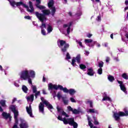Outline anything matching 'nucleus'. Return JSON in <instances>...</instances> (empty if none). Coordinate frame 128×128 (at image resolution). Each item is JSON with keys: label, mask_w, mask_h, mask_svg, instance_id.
<instances>
[{"label": "nucleus", "mask_w": 128, "mask_h": 128, "mask_svg": "<svg viewBox=\"0 0 128 128\" xmlns=\"http://www.w3.org/2000/svg\"><path fill=\"white\" fill-rule=\"evenodd\" d=\"M103 96L104 98L102 100V101L108 100V102H112V99H110V98L106 96V93H104V96Z\"/></svg>", "instance_id": "obj_22"}, {"label": "nucleus", "mask_w": 128, "mask_h": 128, "mask_svg": "<svg viewBox=\"0 0 128 128\" xmlns=\"http://www.w3.org/2000/svg\"><path fill=\"white\" fill-rule=\"evenodd\" d=\"M42 12L44 14H43V16H44L45 17H46L45 16H48V14H50V10H42Z\"/></svg>", "instance_id": "obj_21"}, {"label": "nucleus", "mask_w": 128, "mask_h": 128, "mask_svg": "<svg viewBox=\"0 0 128 128\" xmlns=\"http://www.w3.org/2000/svg\"><path fill=\"white\" fill-rule=\"evenodd\" d=\"M84 42L88 46H94V44H96L97 48H100V43L96 41H94L92 39H86Z\"/></svg>", "instance_id": "obj_9"}, {"label": "nucleus", "mask_w": 128, "mask_h": 128, "mask_svg": "<svg viewBox=\"0 0 128 128\" xmlns=\"http://www.w3.org/2000/svg\"><path fill=\"white\" fill-rule=\"evenodd\" d=\"M70 100L72 102H76V101L74 98H70Z\"/></svg>", "instance_id": "obj_45"}, {"label": "nucleus", "mask_w": 128, "mask_h": 128, "mask_svg": "<svg viewBox=\"0 0 128 128\" xmlns=\"http://www.w3.org/2000/svg\"><path fill=\"white\" fill-rule=\"evenodd\" d=\"M88 112L93 114H98V110L96 109H89Z\"/></svg>", "instance_id": "obj_33"}, {"label": "nucleus", "mask_w": 128, "mask_h": 128, "mask_svg": "<svg viewBox=\"0 0 128 128\" xmlns=\"http://www.w3.org/2000/svg\"><path fill=\"white\" fill-rule=\"evenodd\" d=\"M30 84L32 86L31 88L32 90L33 94H36V92H37L36 86L32 85V84Z\"/></svg>", "instance_id": "obj_24"}, {"label": "nucleus", "mask_w": 128, "mask_h": 128, "mask_svg": "<svg viewBox=\"0 0 128 128\" xmlns=\"http://www.w3.org/2000/svg\"><path fill=\"white\" fill-rule=\"evenodd\" d=\"M125 4L126 6H128V0H126V1H125Z\"/></svg>", "instance_id": "obj_60"}, {"label": "nucleus", "mask_w": 128, "mask_h": 128, "mask_svg": "<svg viewBox=\"0 0 128 128\" xmlns=\"http://www.w3.org/2000/svg\"><path fill=\"white\" fill-rule=\"evenodd\" d=\"M21 12H24V9H22V8H19Z\"/></svg>", "instance_id": "obj_61"}, {"label": "nucleus", "mask_w": 128, "mask_h": 128, "mask_svg": "<svg viewBox=\"0 0 128 128\" xmlns=\"http://www.w3.org/2000/svg\"><path fill=\"white\" fill-rule=\"evenodd\" d=\"M96 20L98 22H100L102 20V17L98 16H97Z\"/></svg>", "instance_id": "obj_46"}, {"label": "nucleus", "mask_w": 128, "mask_h": 128, "mask_svg": "<svg viewBox=\"0 0 128 128\" xmlns=\"http://www.w3.org/2000/svg\"><path fill=\"white\" fill-rule=\"evenodd\" d=\"M57 110L58 112L61 114L62 116H64L66 118H69L70 116L66 114V113L64 111V110L62 108H59L58 106H57Z\"/></svg>", "instance_id": "obj_14"}, {"label": "nucleus", "mask_w": 128, "mask_h": 128, "mask_svg": "<svg viewBox=\"0 0 128 128\" xmlns=\"http://www.w3.org/2000/svg\"><path fill=\"white\" fill-rule=\"evenodd\" d=\"M56 96L58 100H60V98H62V92H58L56 95Z\"/></svg>", "instance_id": "obj_38"}, {"label": "nucleus", "mask_w": 128, "mask_h": 128, "mask_svg": "<svg viewBox=\"0 0 128 128\" xmlns=\"http://www.w3.org/2000/svg\"><path fill=\"white\" fill-rule=\"evenodd\" d=\"M32 24L35 26H38V24L36 23V22H33Z\"/></svg>", "instance_id": "obj_59"}, {"label": "nucleus", "mask_w": 128, "mask_h": 128, "mask_svg": "<svg viewBox=\"0 0 128 128\" xmlns=\"http://www.w3.org/2000/svg\"><path fill=\"white\" fill-rule=\"evenodd\" d=\"M76 60L78 64H80V54H78L76 58L74 57L72 59L71 64H72L73 66H76Z\"/></svg>", "instance_id": "obj_10"}, {"label": "nucleus", "mask_w": 128, "mask_h": 128, "mask_svg": "<svg viewBox=\"0 0 128 128\" xmlns=\"http://www.w3.org/2000/svg\"><path fill=\"white\" fill-rule=\"evenodd\" d=\"M128 12H127V16L126 18H125V20H128Z\"/></svg>", "instance_id": "obj_64"}, {"label": "nucleus", "mask_w": 128, "mask_h": 128, "mask_svg": "<svg viewBox=\"0 0 128 128\" xmlns=\"http://www.w3.org/2000/svg\"><path fill=\"white\" fill-rule=\"evenodd\" d=\"M21 123L20 124V128H28V124L24 119H20Z\"/></svg>", "instance_id": "obj_13"}, {"label": "nucleus", "mask_w": 128, "mask_h": 128, "mask_svg": "<svg viewBox=\"0 0 128 128\" xmlns=\"http://www.w3.org/2000/svg\"><path fill=\"white\" fill-rule=\"evenodd\" d=\"M92 34H87V35H86V36L88 37V38H92Z\"/></svg>", "instance_id": "obj_54"}, {"label": "nucleus", "mask_w": 128, "mask_h": 128, "mask_svg": "<svg viewBox=\"0 0 128 128\" xmlns=\"http://www.w3.org/2000/svg\"><path fill=\"white\" fill-rule=\"evenodd\" d=\"M122 78L124 80H128V75L127 73H124L122 76Z\"/></svg>", "instance_id": "obj_34"}, {"label": "nucleus", "mask_w": 128, "mask_h": 128, "mask_svg": "<svg viewBox=\"0 0 128 128\" xmlns=\"http://www.w3.org/2000/svg\"><path fill=\"white\" fill-rule=\"evenodd\" d=\"M93 4H96V2H100V0H91Z\"/></svg>", "instance_id": "obj_48"}, {"label": "nucleus", "mask_w": 128, "mask_h": 128, "mask_svg": "<svg viewBox=\"0 0 128 128\" xmlns=\"http://www.w3.org/2000/svg\"><path fill=\"white\" fill-rule=\"evenodd\" d=\"M2 116L4 118H10V120H11L12 116H10V114H8L5 112H3L2 114Z\"/></svg>", "instance_id": "obj_20"}, {"label": "nucleus", "mask_w": 128, "mask_h": 128, "mask_svg": "<svg viewBox=\"0 0 128 128\" xmlns=\"http://www.w3.org/2000/svg\"><path fill=\"white\" fill-rule=\"evenodd\" d=\"M118 84H119V86H120V88L122 92H124L126 94H128V91H126V85L124 84V82L122 81H120L117 80Z\"/></svg>", "instance_id": "obj_11"}, {"label": "nucleus", "mask_w": 128, "mask_h": 128, "mask_svg": "<svg viewBox=\"0 0 128 128\" xmlns=\"http://www.w3.org/2000/svg\"><path fill=\"white\" fill-rule=\"evenodd\" d=\"M88 120L89 126H90V128H94V124L92 123V121H90V118L88 116Z\"/></svg>", "instance_id": "obj_25"}, {"label": "nucleus", "mask_w": 128, "mask_h": 128, "mask_svg": "<svg viewBox=\"0 0 128 128\" xmlns=\"http://www.w3.org/2000/svg\"><path fill=\"white\" fill-rule=\"evenodd\" d=\"M48 6L50 8L54 7V0H50L48 2Z\"/></svg>", "instance_id": "obj_23"}, {"label": "nucleus", "mask_w": 128, "mask_h": 128, "mask_svg": "<svg viewBox=\"0 0 128 128\" xmlns=\"http://www.w3.org/2000/svg\"><path fill=\"white\" fill-rule=\"evenodd\" d=\"M50 9H51V10H52V11H51L52 15V16H54V14H56V7H52V8H50Z\"/></svg>", "instance_id": "obj_30"}, {"label": "nucleus", "mask_w": 128, "mask_h": 128, "mask_svg": "<svg viewBox=\"0 0 128 128\" xmlns=\"http://www.w3.org/2000/svg\"><path fill=\"white\" fill-rule=\"evenodd\" d=\"M118 50L120 52H124V50L122 48H118Z\"/></svg>", "instance_id": "obj_44"}, {"label": "nucleus", "mask_w": 128, "mask_h": 128, "mask_svg": "<svg viewBox=\"0 0 128 128\" xmlns=\"http://www.w3.org/2000/svg\"><path fill=\"white\" fill-rule=\"evenodd\" d=\"M26 110L30 118H34V116H32V105H30V104L29 107H26Z\"/></svg>", "instance_id": "obj_15"}, {"label": "nucleus", "mask_w": 128, "mask_h": 128, "mask_svg": "<svg viewBox=\"0 0 128 128\" xmlns=\"http://www.w3.org/2000/svg\"><path fill=\"white\" fill-rule=\"evenodd\" d=\"M72 114H80V110H76V109H74L72 111Z\"/></svg>", "instance_id": "obj_37"}, {"label": "nucleus", "mask_w": 128, "mask_h": 128, "mask_svg": "<svg viewBox=\"0 0 128 128\" xmlns=\"http://www.w3.org/2000/svg\"><path fill=\"white\" fill-rule=\"evenodd\" d=\"M19 76L21 80H28V84H32V78H36V72L34 70H24L22 71Z\"/></svg>", "instance_id": "obj_1"}, {"label": "nucleus", "mask_w": 128, "mask_h": 128, "mask_svg": "<svg viewBox=\"0 0 128 128\" xmlns=\"http://www.w3.org/2000/svg\"><path fill=\"white\" fill-rule=\"evenodd\" d=\"M16 98H14V99L12 100V104H14V102H16Z\"/></svg>", "instance_id": "obj_57"}, {"label": "nucleus", "mask_w": 128, "mask_h": 128, "mask_svg": "<svg viewBox=\"0 0 128 128\" xmlns=\"http://www.w3.org/2000/svg\"><path fill=\"white\" fill-rule=\"evenodd\" d=\"M14 85L15 86H16V88H18V86H20V84L16 82H14Z\"/></svg>", "instance_id": "obj_50"}, {"label": "nucleus", "mask_w": 128, "mask_h": 128, "mask_svg": "<svg viewBox=\"0 0 128 128\" xmlns=\"http://www.w3.org/2000/svg\"><path fill=\"white\" fill-rule=\"evenodd\" d=\"M35 14L36 18H38L40 20V22H42L41 26H40V28L42 30L41 34L43 36H46V30L44 29V28H46V24L44 23V22L46 20V17L44 16V14H40L38 12H35Z\"/></svg>", "instance_id": "obj_5"}, {"label": "nucleus", "mask_w": 128, "mask_h": 128, "mask_svg": "<svg viewBox=\"0 0 128 128\" xmlns=\"http://www.w3.org/2000/svg\"><path fill=\"white\" fill-rule=\"evenodd\" d=\"M79 66L81 70H86V65L84 64H80Z\"/></svg>", "instance_id": "obj_32"}, {"label": "nucleus", "mask_w": 128, "mask_h": 128, "mask_svg": "<svg viewBox=\"0 0 128 128\" xmlns=\"http://www.w3.org/2000/svg\"><path fill=\"white\" fill-rule=\"evenodd\" d=\"M76 42H77V44H79L80 46L82 48H84V46H82V43L80 42V41L76 40Z\"/></svg>", "instance_id": "obj_36"}, {"label": "nucleus", "mask_w": 128, "mask_h": 128, "mask_svg": "<svg viewBox=\"0 0 128 128\" xmlns=\"http://www.w3.org/2000/svg\"><path fill=\"white\" fill-rule=\"evenodd\" d=\"M0 104H1V106H6V100H2L0 102Z\"/></svg>", "instance_id": "obj_39"}, {"label": "nucleus", "mask_w": 128, "mask_h": 128, "mask_svg": "<svg viewBox=\"0 0 128 128\" xmlns=\"http://www.w3.org/2000/svg\"><path fill=\"white\" fill-rule=\"evenodd\" d=\"M26 98L28 102H34V94H32L30 96H26Z\"/></svg>", "instance_id": "obj_17"}, {"label": "nucleus", "mask_w": 128, "mask_h": 128, "mask_svg": "<svg viewBox=\"0 0 128 128\" xmlns=\"http://www.w3.org/2000/svg\"><path fill=\"white\" fill-rule=\"evenodd\" d=\"M68 92L70 94L71 96H74V93L76 92V91L74 89H70L68 90Z\"/></svg>", "instance_id": "obj_31"}, {"label": "nucleus", "mask_w": 128, "mask_h": 128, "mask_svg": "<svg viewBox=\"0 0 128 128\" xmlns=\"http://www.w3.org/2000/svg\"><path fill=\"white\" fill-rule=\"evenodd\" d=\"M124 112H114L113 115V117L114 118L115 120H116L117 122H118L120 120V116H128V108H124Z\"/></svg>", "instance_id": "obj_7"}, {"label": "nucleus", "mask_w": 128, "mask_h": 128, "mask_svg": "<svg viewBox=\"0 0 128 128\" xmlns=\"http://www.w3.org/2000/svg\"><path fill=\"white\" fill-rule=\"evenodd\" d=\"M36 2L37 4H36V6L40 10H44L46 8V7L44 6H42L41 5H40V0H36Z\"/></svg>", "instance_id": "obj_16"}, {"label": "nucleus", "mask_w": 128, "mask_h": 128, "mask_svg": "<svg viewBox=\"0 0 128 128\" xmlns=\"http://www.w3.org/2000/svg\"><path fill=\"white\" fill-rule=\"evenodd\" d=\"M62 100L64 104L68 105V100H66V98L62 97Z\"/></svg>", "instance_id": "obj_26"}, {"label": "nucleus", "mask_w": 128, "mask_h": 128, "mask_svg": "<svg viewBox=\"0 0 128 128\" xmlns=\"http://www.w3.org/2000/svg\"><path fill=\"white\" fill-rule=\"evenodd\" d=\"M42 82H46V78L44 77V76H43Z\"/></svg>", "instance_id": "obj_62"}, {"label": "nucleus", "mask_w": 128, "mask_h": 128, "mask_svg": "<svg viewBox=\"0 0 128 128\" xmlns=\"http://www.w3.org/2000/svg\"><path fill=\"white\" fill-rule=\"evenodd\" d=\"M108 80L110 82H112L114 80V76H112V75H109L108 77Z\"/></svg>", "instance_id": "obj_28"}, {"label": "nucleus", "mask_w": 128, "mask_h": 128, "mask_svg": "<svg viewBox=\"0 0 128 128\" xmlns=\"http://www.w3.org/2000/svg\"><path fill=\"white\" fill-rule=\"evenodd\" d=\"M90 108H92V102H90Z\"/></svg>", "instance_id": "obj_58"}, {"label": "nucleus", "mask_w": 128, "mask_h": 128, "mask_svg": "<svg viewBox=\"0 0 128 128\" xmlns=\"http://www.w3.org/2000/svg\"><path fill=\"white\" fill-rule=\"evenodd\" d=\"M22 90L23 92H25V94H28V87H26V86L23 85L22 86Z\"/></svg>", "instance_id": "obj_29"}, {"label": "nucleus", "mask_w": 128, "mask_h": 128, "mask_svg": "<svg viewBox=\"0 0 128 128\" xmlns=\"http://www.w3.org/2000/svg\"><path fill=\"white\" fill-rule=\"evenodd\" d=\"M68 110H70V112H72L74 109L72 108L70 106H68Z\"/></svg>", "instance_id": "obj_47"}, {"label": "nucleus", "mask_w": 128, "mask_h": 128, "mask_svg": "<svg viewBox=\"0 0 128 128\" xmlns=\"http://www.w3.org/2000/svg\"><path fill=\"white\" fill-rule=\"evenodd\" d=\"M58 44L59 48H61V50L62 52H66V50L70 48V44H66V41L64 40H58Z\"/></svg>", "instance_id": "obj_8"}, {"label": "nucleus", "mask_w": 128, "mask_h": 128, "mask_svg": "<svg viewBox=\"0 0 128 128\" xmlns=\"http://www.w3.org/2000/svg\"><path fill=\"white\" fill-rule=\"evenodd\" d=\"M98 74H102V68H100L98 69Z\"/></svg>", "instance_id": "obj_42"}, {"label": "nucleus", "mask_w": 128, "mask_h": 128, "mask_svg": "<svg viewBox=\"0 0 128 128\" xmlns=\"http://www.w3.org/2000/svg\"><path fill=\"white\" fill-rule=\"evenodd\" d=\"M66 60H70V54L67 53Z\"/></svg>", "instance_id": "obj_43"}, {"label": "nucleus", "mask_w": 128, "mask_h": 128, "mask_svg": "<svg viewBox=\"0 0 128 128\" xmlns=\"http://www.w3.org/2000/svg\"><path fill=\"white\" fill-rule=\"evenodd\" d=\"M63 90L64 92H66V94H68V92L69 90L68 89L66 88H64L62 86L60 85H56V84H52V83H50L48 84V90Z\"/></svg>", "instance_id": "obj_6"}, {"label": "nucleus", "mask_w": 128, "mask_h": 128, "mask_svg": "<svg viewBox=\"0 0 128 128\" xmlns=\"http://www.w3.org/2000/svg\"><path fill=\"white\" fill-rule=\"evenodd\" d=\"M80 16H82V10H80L78 11L77 12L76 14H75V16L76 18H80Z\"/></svg>", "instance_id": "obj_27"}, {"label": "nucleus", "mask_w": 128, "mask_h": 128, "mask_svg": "<svg viewBox=\"0 0 128 128\" xmlns=\"http://www.w3.org/2000/svg\"><path fill=\"white\" fill-rule=\"evenodd\" d=\"M40 100L43 103L40 102L39 104L38 108L40 112H42V114H44V105H46L48 108L50 110L51 112H52V111L51 110L54 109L52 105L50 104V102L48 100H44V97H41Z\"/></svg>", "instance_id": "obj_3"}, {"label": "nucleus", "mask_w": 128, "mask_h": 128, "mask_svg": "<svg viewBox=\"0 0 128 128\" xmlns=\"http://www.w3.org/2000/svg\"><path fill=\"white\" fill-rule=\"evenodd\" d=\"M84 54H86V56H88V54H90V52L88 51H85Z\"/></svg>", "instance_id": "obj_52"}, {"label": "nucleus", "mask_w": 128, "mask_h": 128, "mask_svg": "<svg viewBox=\"0 0 128 128\" xmlns=\"http://www.w3.org/2000/svg\"><path fill=\"white\" fill-rule=\"evenodd\" d=\"M8 2H10V4L12 6V8H16L15 6H18V8H20V6H22L24 8H26L28 12H34V6H32V2H29V6L30 8L28 6H26V4H24L22 2H16L14 0L10 1V0H8Z\"/></svg>", "instance_id": "obj_2"}, {"label": "nucleus", "mask_w": 128, "mask_h": 128, "mask_svg": "<svg viewBox=\"0 0 128 128\" xmlns=\"http://www.w3.org/2000/svg\"><path fill=\"white\" fill-rule=\"evenodd\" d=\"M46 25V28H47V31H48V34H50L52 32V26H50V24H47Z\"/></svg>", "instance_id": "obj_18"}, {"label": "nucleus", "mask_w": 128, "mask_h": 128, "mask_svg": "<svg viewBox=\"0 0 128 128\" xmlns=\"http://www.w3.org/2000/svg\"><path fill=\"white\" fill-rule=\"evenodd\" d=\"M42 94H46V90H42Z\"/></svg>", "instance_id": "obj_56"}, {"label": "nucleus", "mask_w": 128, "mask_h": 128, "mask_svg": "<svg viewBox=\"0 0 128 128\" xmlns=\"http://www.w3.org/2000/svg\"><path fill=\"white\" fill-rule=\"evenodd\" d=\"M72 22H69L68 24H64L63 25V28H66V32H67V34H70V30L71 32H72V29H70V26H72Z\"/></svg>", "instance_id": "obj_12"}, {"label": "nucleus", "mask_w": 128, "mask_h": 128, "mask_svg": "<svg viewBox=\"0 0 128 128\" xmlns=\"http://www.w3.org/2000/svg\"><path fill=\"white\" fill-rule=\"evenodd\" d=\"M58 120L63 122L64 124H69L70 126H72L74 128H78V124L76 122H74V118H62V116H58Z\"/></svg>", "instance_id": "obj_4"}, {"label": "nucleus", "mask_w": 128, "mask_h": 128, "mask_svg": "<svg viewBox=\"0 0 128 128\" xmlns=\"http://www.w3.org/2000/svg\"><path fill=\"white\" fill-rule=\"evenodd\" d=\"M34 94H35L34 96H36V98H38V96L40 94V92L38 91V92H36L34 93Z\"/></svg>", "instance_id": "obj_41"}, {"label": "nucleus", "mask_w": 128, "mask_h": 128, "mask_svg": "<svg viewBox=\"0 0 128 128\" xmlns=\"http://www.w3.org/2000/svg\"><path fill=\"white\" fill-rule=\"evenodd\" d=\"M53 98H56V91L54 92V93L52 94Z\"/></svg>", "instance_id": "obj_49"}, {"label": "nucleus", "mask_w": 128, "mask_h": 128, "mask_svg": "<svg viewBox=\"0 0 128 128\" xmlns=\"http://www.w3.org/2000/svg\"><path fill=\"white\" fill-rule=\"evenodd\" d=\"M93 118H94V124L96 125L98 124V120H96V117H94V116H93Z\"/></svg>", "instance_id": "obj_40"}, {"label": "nucleus", "mask_w": 128, "mask_h": 128, "mask_svg": "<svg viewBox=\"0 0 128 128\" xmlns=\"http://www.w3.org/2000/svg\"><path fill=\"white\" fill-rule=\"evenodd\" d=\"M24 18H26V20H30L32 18L30 16H25Z\"/></svg>", "instance_id": "obj_51"}, {"label": "nucleus", "mask_w": 128, "mask_h": 128, "mask_svg": "<svg viewBox=\"0 0 128 128\" xmlns=\"http://www.w3.org/2000/svg\"><path fill=\"white\" fill-rule=\"evenodd\" d=\"M125 36L128 39V33H126V34H125Z\"/></svg>", "instance_id": "obj_63"}, {"label": "nucleus", "mask_w": 128, "mask_h": 128, "mask_svg": "<svg viewBox=\"0 0 128 128\" xmlns=\"http://www.w3.org/2000/svg\"><path fill=\"white\" fill-rule=\"evenodd\" d=\"M87 74H88V76H92L94 74V70L92 68H88Z\"/></svg>", "instance_id": "obj_19"}, {"label": "nucleus", "mask_w": 128, "mask_h": 128, "mask_svg": "<svg viewBox=\"0 0 128 128\" xmlns=\"http://www.w3.org/2000/svg\"><path fill=\"white\" fill-rule=\"evenodd\" d=\"M98 66L102 68L104 66V62L102 61H100L98 62Z\"/></svg>", "instance_id": "obj_35"}, {"label": "nucleus", "mask_w": 128, "mask_h": 128, "mask_svg": "<svg viewBox=\"0 0 128 128\" xmlns=\"http://www.w3.org/2000/svg\"><path fill=\"white\" fill-rule=\"evenodd\" d=\"M110 57H106V62H110Z\"/></svg>", "instance_id": "obj_53"}, {"label": "nucleus", "mask_w": 128, "mask_h": 128, "mask_svg": "<svg viewBox=\"0 0 128 128\" xmlns=\"http://www.w3.org/2000/svg\"><path fill=\"white\" fill-rule=\"evenodd\" d=\"M114 60L116 62H120V60H118V58L116 57L114 58Z\"/></svg>", "instance_id": "obj_55"}]
</instances>
